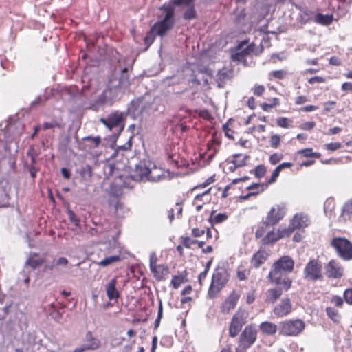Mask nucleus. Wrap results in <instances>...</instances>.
Instances as JSON below:
<instances>
[{"mask_svg":"<svg viewBox=\"0 0 352 352\" xmlns=\"http://www.w3.org/2000/svg\"><path fill=\"white\" fill-rule=\"evenodd\" d=\"M121 257L120 255H113L105 257L104 259L100 261L98 263V265L102 267H106L114 263L118 262L121 261Z\"/></svg>","mask_w":352,"mask_h":352,"instance_id":"4c0bfd02","label":"nucleus"},{"mask_svg":"<svg viewBox=\"0 0 352 352\" xmlns=\"http://www.w3.org/2000/svg\"><path fill=\"white\" fill-rule=\"evenodd\" d=\"M116 280L113 278L106 286V291L108 298L110 300L116 299L119 297V292L116 288Z\"/></svg>","mask_w":352,"mask_h":352,"instance_id":"bb28decb","label":"nucleus"},{"mask_svg":"<svg viewBox=\"0 0 352 352\" xmlns=\"http://www.w3.org/2000/svg\"><path fill=\"white\" fill-rule=\"evenodd\" d=\"M316 124L314 121L305 122L302 123L299 128L304 131H311L316 126Z\"/></svg>","mask_w":352,"mask_h":352,"instance_id":"052dcab7","label":"nucleus"},{"mask_svg":"<svg viewBox=\"0 0 352 352\" xmlns=\"http://www.w3.org/2000/svg\"><path fill=\"white\" fill-rule=\"evenodd\" d=\"M343 296L345 302L348 305H352V288L346 289L344 292Z\"/></svg>","mask_w":352,"mask_h":352,"instance_id":"e2e57ef3","label":"nucleus"},{"mask_svg":"<svg viewBox=\"0 0 352 352\" xmlns=\"http://www.w3.org/2000/svg\"><path fill=\"white\" fill-rule=\"evenodd\" d=\"M195 0H170V3L176 6H189L194 3Z\"/></svg>","mask_w":352,"mask_h":352,"instance_id":"13d9d810","label":"nucleus"},{"mask_svg":"<svg viewBox=\"0 0 352 352\" xmlns=\"http://www.w3.org/2000/svg\"><path fill=\"white\" fill-rule=\"evenodd\" d=\"M305 327V322L301 319L286 320L279 323V333L285 336H296Z\"/></svg>","mask_w":352,"mask_h":352,"instance_id":"39448f33","label":"nucleus"},{"mask_svg":"<svg viewBox=\"0 0 352 352\" xmlns=\"http://www.w3.org/2000/svg\"><path fill=\"white\" fill-rule=\"evenodd\" d=\"M324 148L331 151H335L342 147L340 142H331L324 144Z\"/></svg>","mask_w":352,"mask_h":352,"instance_id":"680f3d73","label":"nucleus"},{"mask_svg":"<svg viewBox=\"0 0 352 352\" xmlns=\"http://www.w3.org/2000/svg\"><path fill=\"white\" fill-rule=\"evenodd\" d=\"M38 254L37 253L32 254L29 258L27 259L25 264L29 265L32 269H36L38 266H41L45 262V258H36Z\"/></svg>","mask_w":352,"mask_h":352,"instance_id":"c85d7f7f","label":"nucleus"},{"mask_svg":"<svg viewBox=\"0 0 352 352\" xmlns=\"http://www.w3.org/2000/svg\"><path fill=\"white\" fill-rule=\"evenodd\" d=\"M322 270V265L320 261L316 258L311 259L304 268V278L311 281L321 280L323 278Z\"/></svg>","mask_w":352,"mask_h":352,"instance_id":"423d86ee","label":"nucleus"},{"mask_svg":"<svg viewBox=\"0 0 352 352\" xmlns=\"http://www.w3.org/2000/svg\"><path fill=\"white\" fill-rule=\"evenodd\" d=\"M166 171L164 168L156 166L154 163L149 162L148 182H159L165 177Z\"/></svg>","mask_w":352,"mask_h":352,"instance_id":"a211bd4d","label":"nucleus"},{"mask_svg":"<svg viewBox=\"0 0 352 352\" xmlns=\"http://www.w3.org/2000/svg\"><path fill=\"white\" fill-rule=\"evenodd\" d=\"M232 158V162L240 168L246 165L247 161L250 160V157L246 154L236 153L233 155Z\"/></svg>","mask_w":352,"mask_h":352,"instance_id":"c756f323","label":"nucleus"},{"mask_svg":"<svg viewBox=\"0 0 352 352\" xmlns=\"http://www.w3.org/2000/svg\"><path fill=\"white\" fill-rule=\"evenodd\" d=\"M269 257V253L264 248H259L252 256L250 263L253 267L259 268Z\"/></svg>","mask_w":352,"mask_h":352,"instance_id":"f3484780","label":"nucleus"},{"mask_svg":"<svg viewBox=\"0 0 352 352\" xmlns=\"http://www.w3.org/2000/svg\"><path fill=\"white\" fill-rule=\"evenodd\" d=\"M331 245L338 252L339 256L344 260L352 258V243L345 238L336 237L332 239Z\"/></svg>","mask_w":352,"mask_h":352,"instance_id":"0eeeda50","label":"nucleus"},{"mask_svg":"<svg viewBox=\"0 0 352 352\" xmlns=\"http://www.w3.org/2000/svg\"><path fill=\"white\" fill-rule=\"evenodd\" d=\"M329 302L338 307H342L344 304L342 297L336 295L332 296L329 298Z\"/></svg>","mask_w":352,"mask_h":352,"instance_id":"4d7b16f0","label":"nucleus"},{"mask_svg":"<svg viewBox=\"0 0 352 352\" xmlns=\"http://www.w3.org/2000/svg\"><path fill=\"white\" fill-rule=\"evenodd\" d=\"M186 280L185 276L183 274L173 276L170 284L174 289H177L182 283L186 282Z\"/></svg>","mask_w":352,"mask_h":352,"instance_id":"49530a36","label":"nucleus"},{"mask_svg":"<svg viewBox=\"0 0 352 352\" xmlns=\"http://www.w3.org/2000/svg\"><path fill=\"white\" fill-rule=\"evenodd\" d=\"M326 314L328 316V317L332 320L335 322H339L340 319V315L339 314V311L331 307H326Z\"/></svg>","mask_w":352,"mask_h":352,"instance_id":"58836bf2","label":"nucleus"},{"mask_svg":"<svg viewBox=\"0 0 352 352\" xmlns=\"http://www.w3.org/2000/svg\"><path fill=\"white\" fill-rule=\"evenodd\" d=\"M285 215V207L284 204H277L272 206L267 212L264 224L274 226L276 225Z\"/></svg>","mask_w":352,"mask_h":352,"instance_id":"6e6552de","label":"nucleus"},{"mask_svg":"<svg viewBox=\"0 0 352 352\" xmlns=\"http://www.w3.org/2000/svg\"><path fill=\"white\" fill-rule=\"evenodd\" d=\"M296 154L300 155L302 157H315L320 158L321 154L320 153L314 152L311 148H307L299 150L297 151Z\"/></svg>","mask_w":352,"mask_h":352,"instance_id":"f704fd0d","label":"nucleus"},{"mask_svg":"<svg viewBox=\"0 0 352 352\" xmlns=\"http://www.w3.org/2000/svg\"><path fill=\"white\" fill-rule=\"evenodd\" d=\"M221 138L217 135V133H214L212 139L208 142V151L210 152L208 159L211 160L219 152L221 146Z\"/></svg>","mask_w":352,"mask_h":352,"instance_id":"aec40b11","label":"nucleus"},{"mask_svg":"<svg viewBox=\"0 0 352 352\" xmlns=\"http://www.w3.org/2000/svg\"><path fill=\"white\" fill-rule=\"evenodd\" d=\"M210 219L212 223H220L228 219V215L225 213L216 214L214 211H212Z\"/></svg>","mask_w":352,"mask_h":352,"instance_id":"a19ab883","label":"nucleus"},{"mask_svg":"<svg viewBox=\"0 0 352 352\" xmlns=\"http://www.w3.org/2000/svg\"><path fill=\"white\" fill-rule=\"evenodd\" d=\"M180 241L182 245L188 249H190L192 248L191 244V238L187 236H182L180 238Z\"/></svg>","mask_w":352,"mask_h":352,"instance_id":"0e129e2a","label":"nucleus"},{"mask_svg":"<svg viewBox=\"0 0 352 352\" xmlns=\"http://www.w3.org/2000/svg\"><path fill=\"white\" fill-rule=\"evenodd\" d=\"M257 339V329L254 324L247 325L240 334L238 344L248 348L251 347Z\"/></svg>","mask_w":352,"mask_h":352,"instance_id":"1a4fd4ad","label":"nucleus"},{"mask_svg":"<svg viewBox=\"0 0 352 352\" xmlns=\"http://www.w3.org/2000/svg\"><path fill=\"white\" fill-rule=\"evenodd\" d=\"M150 270L153 278L157 281L164 280L169 273V267L166 264H158Z\"/></svg>","mask_w":352,"mask_h":352,"instance_id":"412c9836","label":"nucleus"},{"mask_svg":"<svg viewBox=\"0 0 352 352\" xmlns=\"http://www.w3.org/2000/svg\"><path fill=\"white\" fill-rule=\"evenodd\" d=\"M276 123L280 128L289 129L292 126V120L286 117H278L276 119Z\"/></svg>","mask_w":352,"mask_h":352,"instance_id":"c03bdc74","label":"nucleus"},{"mask_svg":"<svg viewBox=\"0 0 352 352\" xmlns=\"http://www.w3.org/2000/svg\"><path fill=\"white\" fill-rule=\"evenodd\" d=\"M259 329L263 335L273 336L277 331V325L269 321H265L259 324Z\"/></svg>","mask_w":352,"mask_h":352,"instance_id":"393cba45","label":"nucleus"},{"mask_svg":"<svg viewBox=\"0 0 352 352\" xmlns=\"http://www.w3.org/2000/svg\"><path fill=\"white\" fill-rule=\"evenodd\" d=\"M283 291V286L280 287H274L269 289L267 291L265 301L267 303H274L282 296Z\"/></svg>","mask_w":352,"mask_h":352,"instance_id":"5701e85b","label":"nucleus"},{"mask_svg":"<svg viewBox=\"0 0 352 352\" xmlns=\"http://www.w3.org/2000/svg\"><path fill=\"white\" fill-rule=\"evenodd\" d=\"M267 166L264 164L257 165L254 169L250 170V173L253 174L255 178L261 179L264 177L267 173Z\"/></svg>","mask_w":352,"mask_h":352,"instance_id":"72a5a7b5","label":"nucleus"},{"mask_svg":"<svg viewBox=\"0 0 352 352\" xmlns=\"http://www.w3.org/2000/svg\"><path fill=\"white\" fill-rule=\"evenodd\" d=\"M175 212H176V217L180 218L182 216L183 208L182 204L177 203L173 208L168 210V218L170 222L175 219Z\"/></svg>","mask_w":352,"mask_h":352,"instance_id":"7c9ffc66","label":"nucleus"},{"mask_svg":"<svg viewBox=\"0 0 352 352\" xmlns=\"http://www.w3.org/2000/svg\"><path fill=\"white\" fill-rule=\"evenodd\" d=\"M101 123L105 125L110 130L113 129L115 127L120 126L122 129L124 127L123 122H124V115L122 113L116 111L111 115H109L107 118H102L100 119Z\"/></svg>","mask_w":352,"mask_h":352,"instance_id":"9b49d317","label":"nucleus"},{"mask_svg":"<svg viewBox=\"0 0 352 352\" xmlns=\"http://www.w3.org/2000/svg\"><path fill=\"white\" fill-rule=\"evenodd\" d=\"M267 188V184H265V182L253 183L246 188V190H248L249 192L245 195L241 196V199L247 200L251 197H256L263 193Z\"/></svg>","mask_w":352,"mask_h":352,"instance_id":"2eb2a0df","label":"nucleus"},{"mask_svg":"<svg viewBox=\"0 0 352 352\" xmlns=\"http://www.w3.org/2000/svg\"><path fill=\"white\" fill-rule=\"evenodd\" d=\"M97 349V344L94 343L92 344H84L80 347L76 348L73 352H84L87 350H95Z\"/></svg>","mask_w":352,"mask_h":352,"instance_id":"6e6d98bb","label":"nucleus"},{"mask_svg":"<svg viewBox=\"0 0 352 352\" xmlns=\"http://www.w3.org/2000/svg\"><path fill=\"white\" fill-rule=\"evenodd\" d=\"M333 16L329 14H318L316 16V21L323 25H329L333 22Z\"/></svg>","mask_w":352,"mask_h":352,"instance_id":"e433bc0d","label":"nucleus"},{"mask_svg":"<svg viewBox=\"0 0 352 352\" xmlns=\"http://www.w3.org/2000/svg\"><path fill=\"white\" fill-rule=\"evenodd\" d=\"M325 273L329 278H340L343 276V270L335 260H331L325 266Z\"/></svg>","mask_w":352,"mask_h":352,"instance_id":"4468645a","label":"nucleus"},{"mask_svg":"<svg viewBox=\"0 0 352 352\" xmlns=\"http://www.w3.org/2000/svg\"><path fill=\"white\" fill-rule=\"evenodd\" d=\"M158 258L155 252H153L150 254L149 256V267L150 269L158 265L157 263Z\"/></svg>","mask_w":352,"mask_h":352,"instance_id":"69168bd1","label":"nucleus"},{"mask_svg":"<svg viewBox=\"0 0 352 352\" xmlns=\"http://www.w3.org/2000/svg\"><path fill=\"white\" fill-rule=\"evenodd\" d=\"M249 316L248 311L244 309L239 308L233 314L230 322L228 334L231 338H235L241 331L243 327L247 323Z\"/></svg>","mask_w":352,"mask_h":352,"instance_id":"20e7f679","label":"nucleus"},{"mask_svg":"<svg viewBox=\"0 0 352 352\" xmlns=\"http://www.w3.org/2000/svg\"><path fill=\"white\" fill-rule=\"evenodd\" d=\"M310 221L309 217L307 215H303L302 214H296L294 215L289 223L294 230L305 228L307 227Z\"/></svg>","mask_w":352,"mask_h":352,"instance_id":"4be33fe9","label":"nucleus"},{"mask_svg":"<svg viewBox=\"0 0 352 352\" xmlns=\"http://www.w3.org/2000/svg\"><path fill=\"white\" fill-rule=\"evenodd\" d=\"M326 82V78L322 76H316L308 79V82L311 85L315 83H324Z\"/></svg>","mask_w":352,"mask_h":352,"instance_id":"774afa93","label":"nucleus"},{"mask_svg":"<svg viewBox=\"0 0 352 352\" xmlns=\"http://www.w3.org/2000/svg\"><path fill=\"white\" fill-rule=\"evenodd\" d=\"M252 51V50L249 46L243 49L239 48L236 50V53L232 55V58L235 60L243 61Z\"/></svg>","mask_w":352,"mask_h":352,"instance_id":"2f4dec72","label":"nucleus"},{"mask_svg":"<svg viewBox=\"0 0 352 352\" xmlns=\"http://www.w3.org/2000/svg\"><path fill=\"white\" fill-rule=\"evenodd\" d=\"M160 9L164 12V16L152 26L151 34L162 36L174 26L175 8L170 4H164Z\"/></svg>","mask_w":352,"mask_h":352,"instance_id":"f03ea898","label":"nucleus"},{"mask_svg":"<svg viewBox=\"0 0 352 352\" xmlns=\"http://www.w3.org/2000/svg\"><path fill=\"white\" fill-rule=\"evenodd\" d=\"M187 7L188 8L185 10L184 13V18L186 20H191L196 19L197 17V15L194 4L192 3Z\"/></svg>","mask_w":352,"mask_h":352,"instance_id":"79ce46f5","label":"nucleus"},{"mask_svg":"<svg viewBox=\"0 0 352 352\" xmlns=\"http://www.w3.org/2000/svg\"><path fill=\"white\" fill-rule=\"evenodd\" d=\"M283 159V155L282 153H275L270 156L269 162L272 165H276L278 164Z\"/></svg>","mask_w":352,"mask_h":352,"instance_id":"864d4df0","label":"nucleus"},{"mask_svg":"<svg viewBox=\"0 0 352 352\" xmlns=\"http://www.w3.org/2000/svg\"><path fill=\"white\" fill-rule=\"evenodd\" d=\"M295 262L289 256H283L273 263L267 276L268 280L276 285H283L287 292L292 285V279L287 274L293 272Z\"/></svg>","mask_w":352,"mask_h":352,"instance_id":"f257e3e1","label":"nucleus"},{"mask_svg":"<svg viewBox=\"0 0 352 352\" xmlns=\"http://www.w3.org/2000/svg\"><path fill=\"white\" fill-rule=\"evenodd\" d=\"M342 217L344 221L352 219V199L344 205L342 210Z\"/></svg>","mask_w":352,"mask_h":352,"instance_id":"473e14b6","label":"nucleus"},{"mask_svg":"<svg viewBox=\"0 0 352 352\" xmlns=\"http://www.w3.org/2000/svg\"><path fill=\"white\" fill-rule=\"evenodd\" d=\"M292 311V304L289 297L283 298L273 309V313L277 318L287 316Z\"/></svg>","mask_w":352,"mask_h":352,"instance_id":"f8f14e48","label":"nucleus"},{"mask_svg":"<svg viewBox=\"0 0 352 352\" xmlns=\"http://www.w3.org/2000/svg\"><path fill=\"white\" fill-rule=\"evenodd\" d=\"M280 240L277 230L273 229L268 232L261 240V243L263 245H270L274 244Z\"/></svg>","mask_w":352,"mask_h":352,"instance_id":"b1692460","label":"nucleus"},{"mask_svg":"<svg viewBox=\"0 0 352 352\" xmlns=\"http://www.w3.org/2000/svg\"><path fill=\"white\" fill-rule=\"evenodd\" d=\"M85 342H87V343L86 344H97V349L100 346V342L98 339L97 338H95L93 335H92V333L91 331H88L86 335H85Z\"/></svg>","mask_w":352,"mask_h":352,"instance_id":"603ef678","label":"nucleus"},{"mask_svg":"<svg viewBox=\"0 0 352 352\" xmlns=\"http://www.w3.org/2000/svg\"><path fill=\"white\" fill-rule=\"evenodd\" d=\"M179 159V154L177 153H175L168 154L167 161H168V164L172 168H178L180 166Z\"/></svg>","mask_w":352,"mask_h":352,"instance_id":"37998d69","label":"nucleus"},{"mask_svg":"<svg viewBox=\"0 0 352 352\" xmlns=\"http://www.w3.org/2000/svg\"><path fill=\"white\" fill-rule=\"evenodd\" d=\"M268 226H266L264 224V221L263 222V224L260 226H258L255 232V237L256 239H262L265 234L266 233L267 227Z\"/></svg>","mask_w":352,"mask_h":352,"instance_id":"5fc2aeb1","label":"nucleus"},{"mask_svg":"<svg viewBox=\"0 0 352 352\" xmlns=\"http://www.w3.org/2000/svg\"><path fill=\"white\" fill-rule=\"evenodd\" d=\"M280 172V169L276 166L272 173L270 177L265 182V184H267V187L276 182Z\"/></svg>","mask_w":352,"mask_h":352,"instance_id":"09e8293b","label":"nucleus"},{"mask_svg":"<svg viewBox=\"0 0 352 352\" xmlns=\"http://www.w3.org/2000/svg\"><path fill=\"white\" fill-rule=\"evenodd\" d=\"M336 101H328L324 103V109L322 110V113L326 114L336 107Z\"/></svg>","mask_w":352,"mask_h":352,"instance_id":"bf43d9fd","label":"nucleus"},{"mask_svg":"<svg viewBox=\"0 0 352 352\" xmlns=\"http://www.w3.org/2000/svg\"><path fill=\"white\" fill-rule=\"evenodd\" d=\"M281 138L279 135L274 134L271 135L270 139V146L273 148H278L280 146Z\"/></svg>","mask_w":352,"mask_h":352,"instance_id":"8fccbe9b","label":"nucleus"},{"mask_svg":"<svg viewBox=\"0 0 352 352\" xmlns=\"http://www.w3.org/2000/svg\"><path fill=\"white\" fill-rule=\"evenodd\" d=\"M289 74L288 71L285 69L273 70L268 73L267 79L270 81L275 80H280L285 79Z\"/></svg>","mask_w":352,"mask_h":352,"instance_id":"a878e982","label":"nucleus"},{"mask_svg":"<svg viewBox=\"0 0 352 352\" xmlns=\"http://www.w3.org/2000/svg\"><path fill=\"white\" fill-rule=\"evenodd\" d=\"M43 129L47 130L54 128L61 129L63 127V124L61 123V120L58 121V120H52L50 122H45L43 124Z\"/></svg>","mask_w":352,"mask_h":352,"instance_id":"a18cd8bd","label":"nucleus"},{"mask_svg":"<svg viewBox=\"0 0 352 352\" xmlns=\"http://www.w3.org/2000/svg\"><path fill=\"white\" fill-rule=\"evenodd\" d=\"M277 231L280 239L285 237H289L294 232V229L292 228L290 224L287 228L277 229Z\"/></svg>","mask_w":352,"mask_h":352,"instance_id":"de8ad7c7","label":"nucleus"},{"mask_svg":"<svg viewBox=\"0 0 352 352\" xmlns=\"http://www.w3.org/2000/svg\"><path fill=\"white\" fill-rule=\"evenodd\" d=\"M250 274V270L247 268L239 267L237 270V277L240 280H245Z\"/></svg>","mask_w":352,"mask_h":352,"instance_id":"3c124183","label":"nucleus"},{"mask_svg":"<svg viewBox=\"0 0 352 352\" xmlns=\"http://www.w3.org/2000/svg\"><path fill=\"white\" fill-rule=\"evenodd\" d=\"M233 76V71L228 67L219 69L216 75V81L219 87H223Z\"/></svg>","mask_w":352,"mask_h":352,"instance_id":"6ab92c4d","label":"nucleus"},{"mask_svg":"<svg viewBox=\"0 0 352 352\" xmlns=\"http://www.w3.org/2000/svg\"><path fill=\"white\" fill-rule=\"evenodd\" d=\"M149 175V162L148 164H140L135 166L133 180L137 182H147Z\"/></svg>","mask_w":352,"mask_h":352,"instance_id":"dca6fc26","label":"nucleus"},{"mask_svg":"<svg viewBox=\"0 0 352 352\" xmlns=\"http://www.w3.org/2000/svg\"><path fill=\"white\" fill-rule=\"evenodd\" d=\"M265 88L263 85H256L253 88V93L255 96H261L264 94Z\"/></svg>","mask_w":352,"mask_h":352,"instance_id":"338daca9","label":"nucleus"},{"mask_svg":"<svg viewBox=\"0 0 352 352\" xmlns=\"http://www.w3.org/2000/svg\"><path fill=\"white\" fill-rule=\"evenodd\" d=\"M230 274L223 267L215 269L212 280L208 290V296L210 299L215 298L229 281Z\"/></svg>","mask_w":352,"mask_h":352,"instance_id":"7ed1b4c3","label":"nucleus"},{"mask_svg":"<svg viewBox=\"0 0 352 352\" xmlns=\"http://www.w3.org/2000/svg\"><path fill=\"white\" fill-rule=\"evenodd\" d=\"M280 105V100L278 98H273L270 100V102H263L261 104V107L264 111H269L271 109Z\"/></svg>","mask_w":352,"mask_h":352,"instance_id":"ea45409f","label":"nucleus"},{"mask_svg":"<svg viewBox=\"0 0 352 352\" xmlns=\"http://www.w3.org/2000/svg\"><path fill=\"white\" fill-rule=\"evenodd\" d=\"M212 188H208L201 192L196 194L192 205L195 207L196 211L199 212L205 204H209L211 201V191Z\"/></svg>","mask_w":352,"mask_h":352,"instance_id":"ddd939ff","label":"nucleus"},{"mask_svg":"<svg viewBox=\"0 0 352 352\" xmlns=\"http://www.w3.org/2000/svg\"><path fill=\"white\" fill-rule=\"evenodd\" d=\"M82 140L89 142L87 146H88L89 148H96L99 146V145L101 143V138L100 136H87L83 138Z\"/></svg>","mask_w":352,"mask_h":352,"instance_id":"c9c22d12","label":"nucleus"},{"mask_svg":"<svg viewBox=\"0 0 352 352\" xmlns=\"http://www.w3.org/2000/svg\"><path fill=\"white\" fill-rule=\"evenodd\" d=\"M234 120L233 118H230L226 124L223 125L222 129L224 132L225 135L230 139L234 140V134L235 131L234 130Z\"/></svg>","mask_w":352,"mask_h":352,"instance_id":"cd10ccee","label":"nucleus"},{"mask_svg":"<svg viewBox=\"0 0 352 352\" xmlns=\"http://www.w3.org/2000/svg\"><path fill=\"white\" fill-rule=\"evenodd\" d=\"M240 296L241 295L239 292L232 290L222 302L220 306L221 313L228 314L234 310L236 307Z\"/></svg>","mask_w":352,"mask_h":352,"instance_id":"9d476101","label":"nucleus"}]
</instances>
